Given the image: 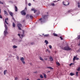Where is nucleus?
Wrapping results in <instances>:
<instances>
[{"label": "nucleus", "instance_id": "nucleus-12", "mask_svg": "<svg viewBox=\"0 0 80 80\" xmlns=\"http://www.w3.org/2000/svg\"><path fill=\"white\" fill-rule=\"evenodd\" d=\"M45 43H46V44L47 45V44H48V41H47V40H45Z\"/></svg>", "mask_w": 80, "mask_h": 80}, {"label": "nucleus", "instance_id": "nucleus-57", "mask_svg": "<svg viewBox=\"0 0 80 80\" xmlns=\"http://www.w3.org/2000/svg\"><path fill=\"white\" fill-rule=\"evenodd\" d=\"M60 0H58V1H60Z\"/></svg>", "mask_w": 80, "mask_h": 80}, {"label": "nucleus", "instance_id": "nucleus-54", "mask_svg": "<svg viewBox=\"0 0 80 80\" xmlns=\"http://www.w3.org/2000/svg\"><path fill=\"white\" fill-rule=\"evenodd\" d=\"M48 72H50V71H49L48 72Z\"/></svg>", "mask_w": 80, "mask_h": 80}, {"label": "nucleus", "instance_id": "nucleus-32", "mask_svg": "<svg viewBox=\"0 0 80 80\" xmlns=\"http://www.w3.org/2000/svg\"><path fill=\"white\" fill-rule=\"evenodd\" d=\"M30 17L31 19H32V18H33V16H30Z\"/></svg>", "mask_w": 80, "mask_h": 80}, {"label": "nucleus", "instance_id": "nucleus-27", "mask_svg": "<svg viewBox=\"0 0 80 80\" xmlns=\"http://www.w3.org/2000/svg\"><path fill=\"white\" fill-rule=\"evenodd\" d=\"M46 76L47 75L45 74H44V78H47V76Z\"/></svg>", "mask_w": 80, "mask_h": 80}, {"label": "nucleus", "instance_id": "nucleus-11", "mask_svg": "<svg viewBox=\"0 0 80 80\" xmlns=\"http://www.w3.org/2000/svg\"><path fill=\"white\" fill-rule=\"evenodd\" d=\"M49 59H50L51 61H53V58H52V57L51 56L50 57Z\"/></svg>", "mask_w": 80, "mask_h": 80}, {"label": "nucleus", "instance_id": "nucleus-49", "mask_svg": "<svg viewBox=\"0 0 80 80\" xmlns=\"http://www.w3.org/2000/svg\"><path fill=\"white\" fill-rule=\"evenodd\" d=\"M25 10H27V8H25Z\"/></svg>", "mask_w": 80, "mask_h": 80}, {"label": "nucleus", "instance_id": "nucleus-3", "mask_svg": "<svg viewBox=\"0 0 80 80\" xmlns=\"http://www.w3.org/2000/svg\"><path fill=\"white\" fill-rule=\"evenodd\" d=\"M62 50H71V49L68 46H66L64 48H62Z\"/></svg>", "mask_w": 80, "mask_h": 80}, {"label": "nucleus", "instance_id": "nucleus-43", "mask_svg": "<svg viewBox=\"0 0 80 80\" xmlns=\"http://www.w3.org/2000/svg\"><path fill=\"white\" fill-rule=\"evenodd\" d=\"M77 60H79V58H76Z\"/></svg>", "mask_w": 80, "mask_h": 80}, {"label": "nucleus", "instance_id": "nucleus-48", "mask_svg": "<svg viewBox=\"0 0 80 80\" xmlns=\"http://www.w3.org/2000/svg\"><path fill=\"white\" fill-rule=\"evenodd\" d=\"M49 50H48V49H47V52H48V51H49Z\"/></svg>", "mask_w": 80, "mask_h": 80}, {"label": "nucleus", "instance_id": "nucleus-53", "mask_svg": "<svg viewBox=\"0 0 80 80\" xmlns=\"http://www.w3.org/2000/svg\"><path fill=\"white\" fill-rule=\"evenodd\" d=\"M0 69L2 70V68H0Z\"/></svg>", "mask_w": 80, "mask_h": 80}, {"label": "nucleus", "instance_id": "nucleus-29", "mask_svg": "<svg viewBox=\"0 0 80 80\" xmlns=\"http://www.w3.org/2000/svg\"><path fill=\"white\" fill-rule=\"evenodd\" d=\"M30 17V16L29 15H28L27 16H26V17L27 18H29Z\"/></svg>", "mask_w": 80, "mask_h": 80}, {"label": "nucleus", "instance_id": "nucleus-50", "mask_svg": "<svg viewBox=\"0 0 80 80\" xmlns=\"http://www.w3.org/2000/svg\"><path fill=\"white\" fill-rule=\"evenodd\" d=\"M33 42H32L31 43V45H33Z\"/></svg>", "mask_w": 80, "mask_h": 80}, {"label": "nucleus", "instance_id": "nucleus-26", "mask_svg": "<svg viewBox=\"0 0 80 80\" xmlns=\"http://www.w3.org/2000/svg\"><path fill=\"white\" fill-rule=\"evenodd\" d=\"M70 75L71 76H73V75H74V74L73 73H71Z\"/></svg>", "mask_w": 80, "mask_h": 80}, {"label": "nucleus", "instance_id": "nucleus-42", "mask_svg": "<svg viewBox=\"0 0 80 80\" xmlns=\"http://www.w3.org/2000/svg\"><path fill=\"white\" fill-rule=\"evenodd\" d=\"M21 37H22L21 38H23V35L22 34L21 35Z\"/></svg>", "mask_w": 80, "mask_h": 80}, {"label": "nucleus", "instance_id": "nucleus-58", "mask_svg": "<svg viewBox=\"0 0 80 80\" xmlns=\"http://www.w3.org/2000/svg\"><path fill=\"white\" fill-rule=\"evenodd\" d=\"M20 38H21V37H20Z\"/></svg>", "mask_w": 80, "mask_h": 80}, {"label": "nucleus", "instance_id": "nucleus-31", "mask_svg": "<svg viewBox=\"0 0 80 80\" xmlns=\"http://www.w3.org/2000/svg\"><path fill=\"white\" fill-rule=\"evenodd\" d=\"M78 72H76V76L78 77Z\"/></svg>", "mask_w": 80, "mask_h": 80}, {"label": "nucleus", "instance_id": "nucleus-28", "mask_svg": "<svg viewBox=\"0 0 80 80\" xmlns=\"http://www.w3.org/2000/svg\"><path fill=\"white\" fill-rule=\"evenodd\" d=\"M40 77L41 78H43V76H42V75H40Z\"/></svg>", "mask_w": 80, "mask_h": 80}, {"label": "nucleus", "instance_id": "nucleus-44", "mask_svg": "<svg viewBox=\"0 0 80 80\" xmlns=\"http://www.w3.org/2000/svg\"><path fill=\"white\" fill-rule=\"evenodd\" d=\"M48 59L47 58H46L44 59V60H47Z\"/></svg>", "mask_w": 80, "mask_h": 80}, {"label": "nucleus", "instance_id": "nucleus-52", "mask_svg": "<svg viewBox=\"0 0 80 80\" xmlns=\"http://www.w3.org/2000/svg\"><path fill=\"white\" fill-rule=\"evenodd\" d=\"M53 2H57V1H54Z\"/></svg>", "mask_w": 80, "mask_h": 80}, {"label": "nucleus", "instance_id": "nucleus-47", "mask_svg": "<svg viewBox=\"0 0 80 80\" xmlns=\"http://www.w3.org/2000/svg\"><path fill=\"white\" fill-rule=\"evenodd\" d=\"M37 80H40V79H39V78H38Z\"/></svg>", "mask_w": 80, "mask_h": 80}, {"label": "nucleus", "instance_id": "nucleus-45", "mask_svg": "<svg viewBox=\"0 0 80 80\" xmlns=\"http://www.w3.org/2000/svg\"><path fill=\"white\" fill-rule=\"evenodd\" d=\"M18 36H20V34H18Z\"/></svg>", "mask_w": 80, "mask_h": 80}, {"label": "nucleus", "instance_id": "nucleus-14", "mask_svg": "<svg viewBox=\"0 0 80 80\" xmlns=\"http://www.w3.org/2000/svg\"><path fill=\"white\" fill-rule=\"evenodd\" d=\"M4 14H5V15H8V13H7V11L5 10L4 11Z\"/></svg>", "mask_w": 80, "mask_h": 80}, {"label": "nucleus", "instance_id": "nucleus-21", "mask_svg": "<svg viewBox=\"0 0 80 80\" xmlns=\"http://www.w3.org/2000/svg\"><path fill=\"white\" fill-rule=\"evenodd\" d=\"M7 73V70H6L4 71V75L6 74Z\"/></svg>", "mask_w": 80, "mask_h": 80}, {"label": "nucleus", "instance_id": "nucleus-55", "mask_svg": "<svg viewBox=\"0 0 80 80\" xmlns=\"http://www.w3.org/2000/svg\"><path fill=\"white\" fill-rule=\"evenodd\" d=\"M27 80H29V79H27Z\"/></svg>", "mask_w": 80, "mask_h": 80}, {"label": "nucleus", "instance_id": "nucleus-20", "mask_svg": "<svg viewBox=\"0 0 80 80\" xmlns=\"http://www.w3.org/2000/svg\"><path fill=\"white\" fill-rule=\"evenodd\" d=\"M53 35H54V36H55V37H57V36H58V35H57V34H56L55 33H54L53 34Z\"/></svg>", "mask_w": 80, "mask_h": 80}, {"label": "nucleus", "instance_id": "nucleus-41", "mask_svg": "<svg viewBox=\"0 0 80 80\" xmlns=\"http://www.w3.org/2000/svg\"><path fill=\"white\" fill-rule=\"evenodd\" d=\"M28 6H31V3H28Z\"/></svg>", "mask_w": 80, "mask_h": 80}, {"label": "nucleus", "instance_id": "nucleus-25", "mask_svg": "<svg viewBox=\"0 0 80 80\" xmlns=\"http://www.w3.org/2000/svg\"><path fill=\"white\" fill-rule=\"evenodd\" d=\"M1 13V9H0V13ZM0 18H2V15H0Z\"/></svg>", "mask_w": 80, "mask_h": 80}, {"label": "nucleus", "instance_id": "nucleus-59", "mask_svg": "<svg viewBox=\"0 0 80 80\" xmlns=\"http://www.w3.org/2000/svg\"><path fill=\"white\" fill-rule=\"evenodd\" d=\"M42 35H44V34H42Z\"/></svg>", "mask_w": 80, "mask_h": 80}, {"label": "nucleus", "instance_id": "nucleus-15", "mask_svg": "<svg viewBox=\"0 0 80 80\" xmlns=\"http://www.w3.org/2000/svg\"><path fill=\"white\" fill-rule=\"evenodd\" d=\"M49 36V34H45L44 35V37H48Z\"/></svg>", "mask_w": 80, "mask_h": 80}, {"label": "nucleus", "instance_id": "nucleus-35", "mask_svg": "<svg viewBox=\"0 0 80 80\" xmlns=\"http://www.w3.org/2000/svg\"><path fill=\"white\" fill-rule=\"evenodd\" d=\"M51 4L52 6H55V4L53 3H52Z\"/></svg>", "mask_w": 80, "mask_h": 80}, {"label": "nucleus", "instance_id": "nucleus-23", "mask_svg": "<svg viewBox=\"0 0 80 80\" xmlns=\"http://www.w3.org/2000/svg\"><path fill=\"white\" fill-rule=\"evenodd\" d=\"M49 48H50V49H52V46L51 45H49Z\"/></svg>", "mask_w": 80, "mask_h": 80}, {"label": "nucleus", "instance_id": "nucleus-34", "mask_svg": "<svg viewBox=\"0 0 80 80\" xmlns=\"http://www.w3.org/2000/svg\"><path fill=\"white\" fill-rule=\"evenodd\" d=\"M72 12V9L68 11V12Z\"/></svg>", "mask_w": 80, "mask_h": 80}, {"label": "nucleus", "instance_id": "nucleus-56", "mask_svg": "<svg viewBox=\"0 0 80 80\" xmlns=\"http://www.w3.org/2000/svg\"><path fill=\"white\" fill-rule=\"evenodd\" d=\"M34 2H35V0H33Z\"/></svg>", "mask_w": 80, "mask_h": 80}, {"label": "nucleus", "instance_id": "nucleus-30", "mask_svg": "<svg viewBox=\"0 0 80 80\" xmlns=\"http://www.w3.org/2000/svg\"><path fill=\"white\" fill-rule=\"evenodd\" d=\"M40 60H42V61H43V59L41 57H40Z\"/></svg>", "mask_w": 80, "mask_h": 80}, {"label": "nucleus", "instance_id": "nucleus-39", "mask_svg": "<svg viewBox=\"0 0 80 80\" xmlns=\"http://www.w3.org/2000/svg\"><path fill=\"white\" fill-rule=\"evenodd\" d=\"M18 80V78H17V77L15 78V80Z\"/></svg>", "mask_w": 80, "mask_h": 80}, {"label": "nucleus", "instance_id": "nucleus-46", "mask_svg": "<svg viewBox=\"0 0 80 80\" xmlns=\"http://www.w3.org/2000/svg\"><path fill=\"white\" fill-rule=\"evenodd\" d=\"M48 52V53H50V51L49 50Z\"/></svg>", "mask_w": 80, "mask_h": 80}, {"label": "nucleus", "instance_id": "nucleus-8", "mask_svg": "<svg viewBox=\"0 0 80 80\" xmlns=\"http://www.w3.org/2000/svg\"><path fill=\"white\" fill-rule=\"evenodd\" d=\"M8 20V18H6V19H5V23H6V24H7V25H8V22H7V20Z\"/></svg>", "mask_w": 80, "mask_h": 80}, {"label": "nucleus", "instance_id": "nucleus-6", "mask_svg": "<svg viewBox=\"0 0 80 80\" xmlns=\"http://www.w3.org/2000/svg\"><path fill=\"white\" fill-rule=\"evenodd\" d=\"M21 13L22 15H26V12H25V10H23L21 12Z\"/></svg>", "mask_w": 80, "mask_h": 80}, {"label": "nucleus", "instance_id": "nucleus-13", "mask_svg": "<svg viewBox=\"0 0 80 80\" xmlns=\"http://www.w3.org/2000/svg\"><path fill=\"white\" fill-rule=\"evenodd\" d=\"M64 3H65L64 1H63L62 2V4H63V5H69V2L68 3V4H64Z\"/></svg>", "mask_w": 80, "mask_h": 80}, {"label": "nucleus", "instance_id": "nucleus-5", "mask_svg": "<svg viewBox=\"0 0 80 80\" xmlns=\"http://www.w3.org/2000/svg\"><path fill=\"white\" fill-rule=\"evenodd\" d=\"M17 26L19 30H21V27H22V24H21L20 23L18 24H17Z\"/></svg>", "mask_w": 80, "mask_h": 80}, {"label": "nucleus", "instance_id": "nucleus-10", "mask_svg": "<svg viewBox=\"0 0 80 80\" xmlns=\"http://www.w3.org/2000/svg\"><path fill=\"white\" fill-rule=\"evenodd\" d=\"M77 59V56H74L73 58V61H75Z\"/></svg>", "mask_w": 80, "mask_h": 80}, {"label": "nucleus", "instance_id": "nucleus-9", "mask_svg": "<svg viewBox=\"0 0 80 80\" xmlns=\"http://www.w3.org/2000/svg\"><path fill=\"white\" fill-rule=\"evenodd\" d=\"M9 13L10 15H11V17H13V13L12 12H9Z\"/></svg>", "mask_w": 80, "mask_h": 80}, {"label": "nucleus", "instance_id": "nucleus-51", "mask_svg": "<svg viewBox=\"0 0 80 80\" xmlns=\"http://www.w3.org/2000/svg\"><path fill=\"white\" fill-rule=\"evenodd\" d=\"M30 65H32V63H30Z\"/></svg>", "mask_w": 80, "mask_h": 80}, {"label": "nucleus", "instance_id": "nucleus-2", "mask_svg": "<svg viewBox=\"0 0 80 80\" xmlns=\"http://www.w3.org/2000/svg\"><path fill=\"white\" fill-rule=\"evenodd\" d=\"M5 29L4 31V36H7V35L8 34V33L7 32V30H8V27L7 26V25L5 24Z\"/></svg>", "mask_w": 80, "mask_h": 80}, {"label": "nucleus", "instance_id": "nucleus-1", "mask_svg": "<svg viewBox=\"0 0 80 80\" xmlns=\"http://www.w3.org/2000/svg\"><path fill=\"white\" fill-rule=\"evenodd\" d=\"M48 17V15H44L43 16L42 18H40L39 19V20L41 21V23H43L45 22L46 19H47V17Z\"/></svg>", "mask_w": 80, "mask_h": 80}, {"label": "nucleus", "instance_id": "nucleus-22", "mask_svg": "<svg viewBox=\"0 0 80 80\" xmlns=\"http://www.w3.org/2000/svg\"><path fill=\"white\" fill-rule=\"evenodd\" d=\"M56 64L58 65V66H59L60 65V64L58 62H57Z\"/></svg>", "mask_w": 80, "mask_h": 80}, {"label": "nucleus", "instance_id": "nucleus-24", "mask_svg": "<svg viewBox=\"0 0 80 80\" xmlns=\"http://www.w3.org/2000/svg\"><path fill=\"white\" fill-rule=\"evenodd\" d=\"M77 71H80V67H79L77 69Z\"/></svg>", "mask_w": 80, "mask_h": 80}, {"label": "nucleus", "instance_id": "nucleus-17", "mask_svg": "<svg viewBox=\"0 0 80 80\" xmlns=\"http://www.w3.org/2000/svg\"><path fill=\"white\" fill-rule=\"evenodd\" d=\"M48 68H49L50 70H53V68L51 67H47Z\"/></svg>", "mask_w": 80, "mask_h": 80}, {"label": "nucleus", "instance_id": "nucleus-40", "mask_svg": "<svg viewBox=\"0 0 80 80\" xmlns=\"http://www.w3.org/2000/svg\"><path fill=\"white\" fill-rule=\"evenodd\" d=\"M73 63H71L70 65H70V66H72V64H73Z\"/></svg>", "mask_w": 80, "mask_h": 80}, {"label": "nucleus", "instance_id": "nucleus-37", "mask_svg": "<svg viewBox=\"0 0 80 80\" xmlns=\"http://www.w3.org/2000/svg\"><path fill=\"white\" fill-rule=\"evenodd\" d=\"M78 39H80V35L78 36Z\"/></svg>", "mask_w": 80, "mask_h": 80}, {"label": "nucleus", "instance_id": "nucleus-33", "mask_svg": "<svg viewBox=\"0 0 80 80\" xmlns=\"http://www.w3.org/2000/svg\"><path fill=\"white\" fill-rule=\"evenodd\" d=\"M0 4H2V5L3 4V3L2 2V1H0Z\"/></svg>", "mask_w": 80, "mask_h": 80}, {"label": "nucleus", "instance_id": "nucleus-16", "mask_svg": "<svg viewBox=\"0 0 80 80\" xmlns=\"http://www.w3.org/2000/svg\"><path fill=\"white\" fill-rule=\"evenodd\" d=\"M15 11L17 12L18 8H17V6H15Z\"/></svg>", "mask_w": 80, "mask_h": 80}, {"label": "nucleus", "instance_id": "nucleus-18", "mask_svg": "<svg viewBox=\"0 0 80 80\" xmlns=\"http://www.w3.org/2000/svg\"><path fill=\"white\" fill-rule=\"evenodd\" d=\"M13 48H17V46L15 45H14L13 46Z\"/></svg>", "mask_w": 80, "mask_h": 80}, {"label": "nucleus", "instance_id": "nucleus-4", "mask_svg": "<svg viewBox=\"0 0 80 80\" xmlns=\"http://www.w3.org/2000/svg\"><path fill=\"white\" fill-rule=\"evenodd\" d=\"M20 60L22 62L23 64H25V59H24V58H23V57L21 58H20Z\"/></svg>", "mask_w": 80, "mask_h": 80}, {"label": "nucleus", "instance_id": "nucleus-38", "mask_svg": "<svg viewBox=\"0 0 80 80\" xmlns=\"http://www.w3.org/2000/svg\"><path fill=\"white\" fill-rule=\"evenodd\" d=\"M60 38H61V39L62 40H63V38H62V37H60Z\"/></svg>", "mask_w": 80, "mask_h": 80}, {"label": "nucleus", "instance_id": "nucleus-7", "mask_svg": "<svg viewBox=\"0 0 80 80\" xmlns=\"http://www.w3.org/2000/svg\"><path fill=\"white\" fill-rule=\"evenodd\" d=\"M31 10H32V11H34V13H35L36 12H37V10H35V8H32L31 9Z\"/></svg>", "mask_w": 80, "mask_h": 80}, {"label": "nucleus", "instance_id": "nucleus-19", "mask_svg": "<svg viewBox=\"0 0 80 80\" xmlns=\"http://www.w3.org/2000/svg\"><path fill=\"white\" fill-rule=\"evenodd\" d=\"M12 26L13 27H15V24L14 22L12 23Z\"/></svg>", "mask_w": 80, "mask_h": 80}, {"label": "nucleus", "instance_id": "nucleus-36", "mask_svg": "<svg viewBox=\"0 0 80 80\" xmlns=\"http://www.w3.org/2000/svg\"><path fill=\"white\" fill-rule=\"evenodd\" d=\"M16 58H17V60H19V57L18 56H17L16 57Z\"/></svg>", "mask_w": 80, "mask_h": 80}]
</instances>
